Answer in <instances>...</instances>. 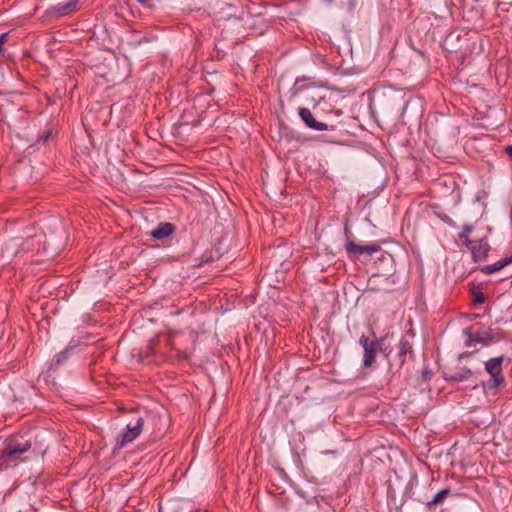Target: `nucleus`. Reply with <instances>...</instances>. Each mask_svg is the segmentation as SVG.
<instances>
[{
    "mask_svg": "<svg viewBox=\"0 0 512 512\" xmlns=\"http://www.w3.org/2000/svg\"><path fill=\"white\" fill-rule=\"evenodd\" d=\"M144 426V419L137 417L126 425L125 430L117 437L116 449H121L132 443L141 433Z\"/></svg>",
    "mask_w": 512,
    "mask_h": 512,
    "instance_id": "nucleus-1",
    "label": "nucleus"
},
{
    "mask_svg": "<svg viewBox=\"0 0 512 512\" xmlns=\"http://www.w3.org/2000/svg\"><path fill=\"white\" fill-rule=\"evenodd\" d=\"M460 239H462L466 245V247L471 252L472 258L475 262H480L484 260L487 256V253L490 249L489 243L485 239H480L477 241L471 240L466 235H461Z\"/></svg>",
    "mask_w": 512,
    "mask_h": 512,
    "instance_id": "nucleus-2",
    "label": "nucleus"
},
{
    "mask_svg": "<svg viewBox=\"0 0 512 512\" xmlns=\"http://www.w3.org/2000/svg\"><path fill=\"white\" fill-rule=\"evenodd\" d=\"M383 339L378 341H370L368 337L362 335L359 338V344L364 350L363 354V366L369 368L373 365L376 359L377 350L381 346Z\"/></svg>",
    "mask_w": 512,
    "mask_h": 512,
    "instance_id": "nucleus-3",
    "label": "nucleus"
},
{
    "mask_svg": "<svg viewBox=\"0 0 512 512\" xmlns=\"http://www.w3.org/2000/svg\"><path fill=\"white\" fill-rule=\"evenodd\" d=\"M503 360V356H498L485 362V370L491 375L492 381L490 386L493 388H497L504 383V377L502 375Z\"/></svg>",
    "mask_w": 512,
    "mask_h": 512,
    "instance_id": "nucleus-4",
    "label": "nucleus"
},
{
    "mask_svg": "<svg viewBox=\"0 0 512 512\" xmlns=\"http://www.w3.org/2000/svg\"><path fill=\"white\" fill-rule=\"evenodd\" d=\"M471 330H472V328H470V327L465 328L463 330V333L466 336V339H465L466 347H473L476 344H483V345L487 346L489 344V341L493 339L491 329L478 331L475 334H473Z\"/></svg>",
    "mask_w": 512,
    "mask_h": 512,
    "instance_id": "nucleus-5",
    "label": "nucleus"
},
{
    "mask_svg": "<svg viewBox=\"0 0 512 512\" xmlns=\"http://www.w3.org/2000/svg\"><path fill=\"white\" fill-rule=\"evenodd\" d=\"M81 0H67L66 2L58 3L48 8L45 15L48 17H62L75 11L77 5Z\"/></svg>",
    "mask_w": 512,
    "mask_h": 512,
    "instance_id": "nucleus-6",
    "label": "nucleus"
},
{
    "mask_svg": "<svg viewBox=\"0 0 512 512\" xmlns=\"http://www.w3.org/2000/svg\"><path fill=\"white\" fill-rule=\"evenodd\" d=\"M345 249H346L348 254H353V255L368 254V255H372V254L378 252L381 249V247L378 244L360 245V244H356L353 241H347L345 243Z\"/></svg>",
    "mask_w": 512,
    "mask_h": 512,
    "instance_id": "nucleus-7",
    "label": "nucleus"
},
{
    "mask_svg": "<svg viewBox=\"0 0 512 512\" xmlns=\"http://www.w3.org/2000/svg\"><path fill=\"white\" fill-rule=\"evenodd\" d=\"M298 115L301 120L305 123V125L316 131H325L328 129V126L325 123L319 122L315 120L311 111L308 108H299Z\"/></svg>",
    "mask_w": 512,
    "mask_h": 512,
    "instance_id": "nucleus-8",
    "label": "nucleus"
},
{
    "mask_svg": "<svg viewBox=\"0 0 512 512\" xmlns=\"http://www.w3.org/2000/svg\"><path fill=\"white\" fill-rule=\"evenodd\" d=\"M31 448V443L29 441H25L19 443L17 441H11L7 444L2 452L3 457H10L17 454H22L27 452Z\"/></svg>",
    "mask_w": 512,
    "mask_h": 512,
    "instance_id": "nucleus-9",
    "label": "nucleus"
},
{
    "mask_svg": "<svg viewBox=\"0 0 512 512\" xmlns=\"http://www.w3.org/2000/svg\"><path fill=\"white\" fill-rule=\"evenodd\" d=\"M175 228L174 225L168 222L160 223L154 230L150 232V235L158 240H163L169 237Z\"/></svg>",
    "mask_w": 512,
    "mask_h": 512,
    "instance_id": "nucleus-10",
    "label": "nucleus"
},
{
    "mask_svg": "<svg viewBox=\"0 0 512 512\" xmlns=\"http://www.w3.org/2000/svg\"><path fill=\"white\" fill-rule=\"evenodd\" d=\"M509 264H512V255L504 257V258L498 260L497 262H495L493 264H489V265L484 266L481 269V271L484 274L489 275V274L495 273L497 271H500L501 269H503L505 266H507Z\"/></svg>",
    "mask_w": 512,
    "mask_h": 512,
    "instance_id": "nucleus-11",
    "label": "nucleus"
},
{
    "mask_svg": "<svg viewBox=\"0 0 512 512\" xmlns=\"http://www.w3.org/2000/svg\"><path fill=\"white\" fill-rule=\"evenodd\" d=\"M449 494H450V489L444 488V489L440 490L439 492H437L435 494V496L430 501H428L426 503V505L428 507H431L432 505L440 504L447 498V496Z\"/></svg>",
    "mask_w": 512,
    "mask_h": 512,
    "instance_id": "nucleus-12",
    "label": "nucleus"
},
{
    "mask_svg": "<svg viewBox=\"0 0 512 512\" xmlns=\"http://www.w3.org/2000/svg\"><path fill=\"white\" fill-rule=\"evenodd\" d=\"M399 351H398V355L400 358H405V356L407 354H411L412 353V345L411 343L406 339V338H401L400 341H399ZM404 361V359H402V362Z\"/></svg>",
    "mask_w": 512,
    "mask_h": 512,
    "instance_id": "nucleus-13",
    "label": "nucleus"
},
{
    "mask_svg": "<svg viewBox=\"0 0 512 512\" xmlns=\"http://www.w3.org/2000/svg\"><path fill=\"white\" fill-rule=\"evenodd\" d=\"M8 33L4 32L0 34V57L3 56L5 49H4V43L7 39Z\"/></svg>",
    "mask_w": 512,
    "mask_h": 512,
    "instance_id": "nucleus-14",
    "label": "nucleus"
},
{
    "mask_svg": "<svg viewBox=\"0 0 512 512\" xmlns=\"http://www.w3.org/2000/svg\"><path fill=\"white\" fill-rule=\"evenodd\" d=\"M473 231V227L471 225H463L462 227V233H460L459 237L461 235H466L468 237V235Z\"/></svg>",
    "mask_w": 512,
    "mask_h": 512,
    "instance_id": "nucleus-15",
    "label": "nucleus"
},
{
    "mask_svg": "<svg viewBox=\"0 0 512 512\" xmlns=\"http://www.w3.org/2000/svg\"><path fill=\"white\" fill-rule=\"evenodd\" d=\"M485 301V297L483 295V293L479 292L477 294H475V302L478 303V304H483Z\"/></svg>",
    "mask_w": 512,
    "mask_h": 512,
    "instance_id": "nucleus-16",
    "label": "nucleus"
},
{
    "mask_svg": "<svg viewBox=\"0 0 512 512\" xmlns=\"http://www.w3.org/2000/svg\"><path fill=\"white\" fill-rule=\"evenodd\" d=\"M68 350H64L61 353L57 355V363H60L62 360H64L67 357Z\"/></svg>",
    "mask_w": 512,
    "mask_h": 512,
    "instance_id": "nucleus-17",
    "label": "nucleus"
},
{
    "mask_svg": "<svg viewBox=\"0 0 512 512\" xmlns=\"http://www.w3.org/2000/svg\"><path fill=\"white\" fill-rule=\"evenodd\" d=\"M470 370H466L464 374L460 375L459 377H457L456 379H459V380H463V379H466L469 375H470Z\"/></svg>",
    "mask_w": 512,
    "mask_h": 512,
    "instance_id": "nucleus-18",
    "label": "nucleus"
},
{
    "mask_svg": "<svg viewBox=\"0 0 512 512\" xmlns=\"http://www.w3.org/2000/svg\"><path fill=\"white\" fill-rule=\"evenodd\" d=\"M507 155L512 159V145H509L505 148Z\"/></svg>",
    "mask_w": 512,
    "mask_h": 512,
    "instance_id": "nucleus-19",
    "label": "nucleus"
},
{
    "mask_svg": "<svg viewBox=\"0 0 512 512\" xmlns=\"http://www.w3.org/2000/svg\"><path fill=\"white\" fill-rule=\"evenodd\" d=\"M137 1L144 4L147 0H137Z\"/></svg>",
    "mask_w": 512,
    "mask_h": 512,
    "instance_id": "nucleus-20",
    "label": "nucleus"
},
{
    "mask_svg": "<svg viewBox=\"0 0 512 512\" xmlns=\"http://www.w3.org/2000/svg\"><path fill=\"white\" fill-rule=\"evenodd\" d=\"M302 79L301 78H297L295 83L297 84L298 82H300Z\"/></svg>",
    "mask_w": 512,
    "mask_h": 512,
    "instance_id": "nucleus-21",
    "label": "nucleus"
},
{
    "mask_svg": "<svg viewBox=\"0 0 512 512\" xmlns=\"http://www.w3.org/2000/svg\"><path fill=\"white\" fill-rule=\"evenodd\" d=\"M327 2H331L332 0H326Z\"/></svg>",
    "mask_w": 512,
    "mask_h": 512,
    "instance_id": "nucleus-22",
    "label": "nucleus"
}]
</instances>
